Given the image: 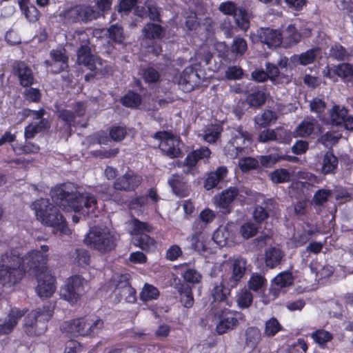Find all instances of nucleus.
I'll use <instances>...</instances> for the list:
<instances>
[{"label": "nucleus", "instance_id": "8fccbe9b", "mask_svg": "<svg viewBox=\"0 0 353 353\" xmlns=\"http://www.w3.org/2000/svg\"><path fill=\"white\" fill-rule=\"evenodd\" d=\"M253 301V296L252 293L248 290H242L237 296V304L240 308L249 307Z\"/></svg>", "mask_w": 353, "mask_h": 353}, {"label": "nucleus", "instance_id": "39448f33", "mask_svg": "<svg viewBox=\"0 0 353 353\" xmlns=\"http://www.w3.org/2000/svg\"><path fill=\"white\" fill-rule=\"evenodd\" d=\"M118 239V234L109 228L93 227L86 234L84 242L101 253H108L115 248Z\"/></svg>", "mask_w": 353, "mask_h": 353}, {"label": "nucleus", "instance_id": "69168bd1", "mask_svg": "<svg viewBox=\"0 0 353 353\" xmlns=\"http://www.w3.org/2000/svg\"><path fill=\"white\" fill-rule=\"evenodd\" d=\"M143 77L146 82L155 83L159 81L160 74L153 67H148L144 70Z\"/></svg>", "mask_w": 353, "mask_h": 353}, {"label": "nucleus", "instance_id": "4be33fe9", "mask_svg": "<svg viewBox=\"0 0 353 353\" xmlns=\"http://www.w3.org/2000/svg\"><path fill=\"white\" fill-rule=\"evenodd\" d=\"M339 159L332 150H327L320 162V172L324 175L335 174L338 168Z\"/></svg>", "mask_w": 353, "mask_h": 353}, {"label": "nucleus", "instance_id": "4468645a", "mask_svg": "<svg viewBox=\"0 0 353 353\" xmlns=\"http://www.w3.org/2000/svg\"><path fill=\"white\" fill-rule=\"evenodd\" d=\"M12 73L18 78L19 85L24 88L31 86L35 81L32 68L24 61H15L12 65Z\"/></svg>", "mask_w": 353, "mask_h": 353}, {"label": "nucleus", "instance_id": "4d7b16f0", "mask_svg": "<svg viewBox=\"0 0 353 353\" xmlns=\"http://www.w3.org/2000/svg\"><path fill=\"white\" fill-rule=\"evenodd\" d=\"M108 34L110 39L117 43H121L123 40V28L117 23L113 24L108 29Z\"/></svg>", "mask_w": 353, "mask_h": 353}, {"label": "nucleus", "instance_id": "f257e3e1", "mask_svg": "<svg viewBox=\"0 0 353 353\" xmlns=\"http://www.w3.org/2000/svg\"><path fill=\"white\" fill-rule=\"evenodd\" d=\"M52 201L63 210L81 212L84 215L92 213L97 204L92 194L85 192L72 183H65L54 187L50 191Z\"/></svg>", "mask_w": 353, "mask_h": 353}, {"label": "nucleus", "instance_id": "b1692460", "mask_svg": "<svg viewBox=\"0 0 353 353\" xmlns=\"http://www.w3.org/2000/svg\"><path fill=\"white\" fill-rule=\"evenodd\" d=\"M228 172L225 166H220L214 172H210L205 181L204 188L207 190L216 188L227 176Z\"/></svg>", "mask_w": 353, "mask_h": 353}, {"label": "nucleus", "instance_id": "aec40b11", "mask_svg": "<svg viewBox=\"0 0 353 353\" xmlns=\"http://www.w3.org/2000/svg\"><path fill=\"white\" fill-rule=\"evenodd\" d=\"M97 59L91 53V49L88 43L81 45L77 50V63L83 65L90 70L96 69Z\"/></svg>", "mask_w": 353, "mask_h": 353}, {"label": "nucleus", "instance_id": "9b49d317", "mask_svg": "<svg viewBox=\"0 0 353 353\" xmlns=\"http://www.w3.org/2000/svg\"><path fill=\"white\" fill-rule=\"evenodd\" d=\"M99 15V11L85 4L76 5L60 13V16L68 22H89L97 19Z\"/></svg>", "mask_w": 353, "mask_h": 353}, {"label": "nucleus", "instance_id": "e2e57ef3", "mask_svg": "<svg viewBox=\"0 0 353 353\" xmlns=\"http://www.w3.org/2000/svg\"><path fill=\"white\" fill-rule=\"evenodd\" d=\"M331 195V192L327 190L321 189L318 190L314 195L313 201L316 205H323Z\"/></svg>", "mask_w": 353, "mask_h": 353}, {"label": "nucleus", "instance_id": "f03ea898", "mask_svg": "<svg viewBox=\"0 0 353 353\" xmlns=\"http://www.w3.org/2000/svg\"><path fill=\"white\" fill-rule=\"evenodd\" d=\"M20 256L15 250L3 254L0 258V283L3 286L11 287L18 283L25 272L30 271L26 258Z\"/></svg>", "mask_w": 353, "mask_h": 353}, {"label": "nucleus", "instance_id": "c03bdc74", "mask_svg": "<svg viewBox=\"0 0 353 353\" xmlns=\"http://www.w3.org/2000/svg\"><path fill=\"white\" fill-rule=\"evenodd\" d=\"M259 231V225L257 223H253L252 221H248L243 223L239 229V232L241 236L245 239H248L250 238L255 236Z\"/></svg>", "mask_w": 353, "mask_h": 353}, {"label": "nucleus", "instance_id": "c756f323", "mask_svg": "<svg viewBox=\"0 0 353 353\" xmlns=\"http://www.w3.org/2000/svg\"><path fill=\"white\" fill-rule=\"evenodd\" d=\"M128 225L130 228V234L137 236L150 232L152 230V227L148 223L141 221L135 218L130 220Z\"/></svg>", "mask_w": 353, "mask_h": 353}, {"label": "nucleus", "instance_id": "79ce46f5", "mask_svg": "<svg viewBox=\"0 0 353 353\" xmlns=\"http://www.w3.org/2000/svg\"><path fill=\"white\" fill-rule=\"evenodd\" d=\"M277 119L276 113L272 110H265L261 114L255 117V122L260 126L266 127Z\"/></svg>", "mask_w": 353, "mask_h": 353}, {"label": "nucleus", "instance_id": "a18cd8bd", "mask_svg": "<svg viewBox=\"0 0 353 353\" xmlns=\"http://www.w3.org/2000/svg\"><path fill=\"white\" fill-rule=\"evenodd\" d=\"M294 277L292 272L285 271L279 273L274 279L275 285L280 288H285L293 283Z\"/></svg>", "mask_w": 353, "mask_h": 353}, {"label": "nucleus", "instance_id": "09e8293b", "mask_svg": "<svg viewBox=\"0 0 353 353\" xmlns=\"http://www.w3.org/2000/svg\"><path fill=\"white\" fill-rule=\"evenodd\" d=\"M330 55L332 58L338 61L348 60L350 57V54L340 44H335L331 47Z\"/></svg>", "mask_w": 353, "mask_h": 353}, {"label": "nucleus", "instance_id": "423d86ee", "mask_svg": "<svg viewBox=\"0 0 353 353\" xmlns=\"http://www.w3.org/2000/svg\"><path fill=\"white\" fill-rule=\"evenodd\" d=\"M103 324L97 317L80 318L64 322L61 329L72 336H94L102 330Z\"/></svg>", "mask_w": 353, "mask_h": 353}, {"label": "nucleus", "instance_id": "473e14b6", "mask_svg": "<svg viewBox=\"0 0 353 353\" xmlns=\"http://www.w3.org/2000/svg\"><path fill=\"white\" fill-rule=\"evenodd\" d=\"M317 125L318 122L315 119L307 118L297 126L296 131L299 137H307L314 132Z\"/></svg>", "mask_w": 353, "mask_h": 353}, {"label": "nucleus", "instance_id": "774afa93", "mask_svg": "<svg viewBox=\"0 0 353 353\" xmlns=\"http://www.w3.org/2000/svg\"><path fill=\"white\" fill-rule=\"evenodd\" d=\"M266 280L260 275H253L249 281V287L254 291H259L265 285Z\"/></svg>", "mask_w": 353, "mask_h": 353}, {"label": "nucleus", "instance_id": "ddd939ff", "mask_svg": "<svg viewBox=\"0 0 353 353\" xmlns=\"http://www.w3.org/2000/svg\"><path fill=\"white\" fill-rule=\"evenodd\" d=\"M83 279L74 276L68 280L67 284L61 290V296L71 303H75L83 293Z\"/></svg>", "mask_w": 353, "mask_h": 353}, {"label": "nucleus", "instance_id": "9d476101", "mask_svg": "<svg viewBox=\"0 0 353 353\" xmlns=\"http://www.w3.org/2000/svg\"><path fill=\"white\" fill-rule=\"evenodd\" d=\"M252 139L247 131L238 128L231 132V139L224 147L225 154L232 159L245 154L246 150L250 146Z\"/></svg>", "mask_w": 353, "mask_h": 353}, {"label": "nucleus", "instance_id": "052dcab7", "mask_svg": "<svg viewBox=\"0 0 353 353\" xmlns=\"http://www.w3.org/2000/svg\"><path fill=\"white\" fill-rule=\"evenodd\" d=\"M127 134V130L123 126H113L110 129V137L114 141H122Z\"/></svg>", "mask_w": 353, "mask_h": 353}, {"label": "nucleus", "instance_id": "2f4dec72", "mask_svg": "<svg viewBox=\"0 0 353 353\" xmlns=\"http://www.w3.org/2000/svg\"><path fill=\"white\" fill-rule=\"evenodd\" d=\"M180 294L181 302L185 307L190 308L194 304L192 288L189 284H181L176 287Z\"/></svg>", "mask_w": 353, "mask_h": 353}, {"label": "nucleus", "instance_id": "338daca9", "mask_svg": "<svg viewBox=\"0 0 353 353\" xmlns=\"http://www.w3.org/2000/svg\"><path fill=\"white\" fill-rule=\"evenodd\" d=\"M126 302L134 303L137 300L136 291L132 286L127 287L118 293Z\"/></svg>", "mask_w": 353, "mask_h": 353}, {"label": "nucleus", "instance_id": "a19ab883", "mask_svg": "<svg viewBox=\"0 0 353 353\" xmlns=\"http://www.w3.org/2000/svg\"><path fill=\"white\" fill-rule=\"evenodd\" d=\"M159 296V290L152 285L145 283L140 292V299L144 302L157 299Z\"/></svg>", "mask_w": 353, "mask_h": 353}, {"label": "nucleus", "instance_id": "58836bf2", "mask_svg": "<svg viewBox=\"0 0 353 353\" xmlns=\"http://www.w3.org/2000/svg\"><path fill=\"white\" fill-rule=\"evenodd\" d=\"M121 102L125 107L136 108L141 103V97L137 92L129 91L121 98Z\"/></svg>", "mask_w": 353, "mask_h": 353}, {"label": "nucleus", "instance_id": "e433bc0d", "mask_svg": "<svg viewBox=\"0 0 353 353\" xmlns=\"http://www.w3.org/2000/svg\"><path fill=\"white\" fill-rule=\"evenodd\" d=\"M200 77L197 71L192 67H187L183 72L182 80L192 88L200 83Z\"/></svg>", "mask_w": 353, "mask_h": 353}, {"label": "nucleus", "instance_id": "2eb2a0df", "mask_svg": "<svg viewBox=\"0 0 353 353\" xmlns=\"http://www.w3.org/2000/svg\"><path fill=\"white\" fill-rule=\"evenodd\" d=\"M239 194V190L230 187L214 197V204L222 214H229L232 210V203Z\"/></svg>", "mask_w": 353, "mask_h": 353}, {"label": "nucleus", "instance_id": "c85d7f7f", "mask_svg": "<svg viewBox=\"0 0 353 353\" xmlns=\"http://www.w3.org/2000/svg\"><path fill=\"white\" fill-rule=\"evenodd\" d=\"M234 234L230 226L218 228L213 234L212 239L219 246L223 247L233 240Z\"/></svg>", "mask_w": 353, "mask_h": 353}, {"label": "nucleus", "instance_id": "20e7f679", "mask_svg": "<svg viewBox=\"0 0 353 353\" xmlns=\"http://www.w3.org/2000/svg\"><path fill=\"white\" fill-rule=\"evenodd\" d=\"M37 219L44 225L53 229V232H61L66 234L68 228L63 215L57 207L53 205L47 199L37 200L33 204Z\"/></svg>", "mask_w": 353, "mask_h": 353}, {"label": "nucleus", "instance_id": "bf43d9fd", "mask_svg": "<svg viewBox=\"0 0 353 353\" xmlns=\"http://www.w3.org/2000/svg\"><path fill=\"white\" fill-rule=\"evenodd\" d=\"M243 70L240 66H230L225 72V77L229 80L240 79L243 77Z\"/></svg>", "mask_w": 353, "mask_h": 353}, {"label": "nucleus", "instance_id": "0e129e2a", "mask_svg": "<svg viewBox=\"0 0 353 353\" xmlns=\"http://www.w3.org/2000/svg\"><path fill=\"white\" fill-rule=\"evenodd\" d=\"M29 22H36L39 20L40 12L34 5H30L22 10Z\"/></svg>", "mask_w": 353, "mask_h": 353}, {"label": "nucleus", "instance_id": "a878e982", "mask_svg": "<svg viewBox=\"0 0 353 353\" xmlns=\"http://www.w3.org/2000/svg\"><path fill=\"white\" fill-rule=\"evenodd\" d=\"M260 38L262 42L266 43L269 47L278 46L282 41L280 32L270 28L262 29Z\"/></svg>", "mask_w": 353, "mask_h": 353}, {"label": "nucleus", "instance_id": "f3484780", "mask_svg": "<svg viewBox=\"0 0 353 353\" xmlns=\"http://www.w3.org/2000/svg\"><path fill=\"white\" fill-rule=\"evenodd\" d=\"M234 287H230L228 284L224 283V277L220 284H216L212 290V296L214 299V303L213 304L219 306H222L223 303L230 307L232 301L229 300L230 296L231 289Z\"/></svg>", "mask_w": 353, "mask_h": 353}, {"label": "nucleus", "instance_id": "0eeeda50", "mask_svg": "<svg viewBox=\"0 0 353 353\" xmlns=\"http://www.w3.org/2000/svg\"><path fill=\"white\" fill-rule=\"evenodd\" d=\"M211 312L214 315L215 331L219 335L235 329L239 320H245L243 314L221 305H212Z\"/></svg>", "mask_w": 353, "mask_h": 353}, {"label": "nucleus", "instance_id": "37998d69", "mask_svg": "<svg viewBox=\"0 0 353 353\" xmlns=\"http://www.w3.org/2000/svg\"><path fill=\"white\" fill-rule=\"evenodd\" d=\"M261 340V332L255 327H249L245 331V343L248 346L254 347Z\"/></svg>", "mask_w": 353, "mask_h": 353}, {"label": "nucleus", "instance_id": "6e6552de", "mask_svg": "<svg viewBox=\"0 0 353 353\" xmlns=\"http://www.w3.org/2000/svg\"><path fill=\"white\" fill-rule=\"evenodd\" d=\"M52 307L45 305L31 311L24 319V330L30 336L40 335L47 330V323L52 316Z\"/></svg>", "mask_w": 353, "mask_h": 353}, {"label": "nucleus", "instance_id": "1a4fd4ad", "mask_svg": "<svg viewBox=\"0 0 353 353\" xmlns=\"http://www.w3.org/2000/svg\"><path fill=\"white\" fill-rule=\"evenodd\" d=\"M142 181V176L132 170H128L123 175L114 181L112 188H104L105 195L103 198L105 200L115 199L117 196V191H134L141 185Z\"/></svg>", "mask_w": 353, "mask_h": 353}, {"label": "nucleus", "instance_id": "680f3d73", "mask_svg": "<svg viewBox=\"0 0 353 353\" xmlns=\"http://www.w3.org/2000/svg\"><path fill=\"white\" fill-rule=\"evenodd\" d=\"M221 12L228 16H233L236 12V4L230 1L222 2L219 7Z\"/></svg>", "mask_w": 353, "mask_h": 353}, {"label": "nucleus", "instance_id": "3c124183", "mask_svg": "<svg viewBox=\"0 0 353 353\" xmlns=\"http://www.w3.org/2000/svg\"><path fill=\"white\" fill-rule=\"evenodd\" d=\"M282 328L278 320L272 317L266 321L264 334L268 336H273Z\"/></svg>", "mask_w": 353, "mask_h": 353}, {"label": "nucleus", "instance_id": "72a5a7b5", "mask_svg": "<svg viewBox=\"0 0 353 353\" xmlns=\"http://www.w3.org/2000/svg\"><path fill=\"white\" fill-rule=\"evenodd\" d=\"M334 74L345 82H350L353 78V65L348 63L334 65Z\"/></svg>", "mask_w": 353, "mask_h": 353}, {"label": "nucleus", "instance_id": "5701e85b", "mask_svg": "<svg viewBox=\"0 0 353 353\" xmlns=\"http://www.w3.org/2000/svg\"><path fill=\"white\" fill-rule=\"evenodd\" d=\"M168 182L176 196L179 197L188 196L190 192L189 187L181 176L176 174H172Z\"/></svg>", "mask_w": 353, "mask_h": 353}, {"label": "nucleus", "instance_id": "7ed1b4c3", "mask_svg": "<svg viewBox=\"0 0 353 353\" xmlns=\"http://www.w3.org/2000/svg\"><path fill=\"white\" fill-rule=\"evenodd\" d=\"M26 261L37 280V294L41 298L50 297L55 290V279L48 270L46 257L39 252H33L28 254Z\"/></svg>", "mask_w": 353, "mask_h": 353}, {"label": "nucleus", "instance_id": "dca6fc26", "mask_svg": "<svg viewBox=\"0 0 353 353\" xmlns=\"http://www.w3.org/2000/svg\"><path fill=\"white\" fill-rule=\"evenodd\" d=\"M51 60H46L44 64L52 73H59L68 67V58L61 50H52L50 53Z\"/></svg>", "mask_w": 353, "mask_h": 353}, {"label": "nucleus", "instance_id": "393cba45", "mask_svg": "<svg viewBox=\"0 0 353 353\" xmlns=\"http://www.w3.org/2000/svg\"><path fill=\"white\" fill-rule=\"evenodd\" d=\"M275 202L272 199H268L265 200L261 205L255 207L253 212V218L258 223H260L265 220L269 215V212L274 209Z\"/></svg>", "mask_w": 353, "mask_h": 353}, {"label": "nucleus", "instance_id": "412c9836", "mask_svg": "<svg viewBox=\"0 0 353 353\" xmlns=\"http://www.w3.org/2000/svg\"><path fill=\"white\" fill-rule=\"evenodd\" d=\"M290 137L289 133L283 130L281 128L266 129L261 131L258 137V141L261 143H267L275 141L283 143L288 140Z\"/></svg>", "mask_w": 353, "mask_h": 353}, {"label": "nucleus", "instance_id": "6ab92c4d", "mask_svg": "<svg viewBox=\"0 0 353 353\" xmlns=\"http://www.w3.org/2000/svg\"><path fill=\"white\" fill-rule=\"evenodd\" d=\"M245 268L246 261L241 257L236 259L232 263V273L224 276V283L230 287H236L245 274Z\"/></svg>", "mask_w": 353, "mask_h": 353}, {"label": "nucleus", "instance_id": "49530a36", "mask_svg": "<svg viewBox=\"0 0 353 353\" xmlns=\"http://www.w3.org/2000/svg\"><path fill=\"white\" fill-rule=\"evenodd\" d=\"M248 49L246 41L243 38H236L231 46V52L235 57L243 56Z\"/></svg>", "mask_w": 353, "mask_h": 353}, {"label": "nucleus", "instance_id": "f8f14e48", "mask_svg": "<svg viewBox=\"0 0 353 353\" xmlns=\"http://www.w3.org/2000/svg\"><path fill=\"white\" fill-rule=\"evenodd\" d=\"M154 138L160 141L159 147L165 155L170 159L177 158L181 155V141L178 138L165 131L156 132Z\"/></svg>", "mask_w": 353, "mask_h": 353}, {"label": "nucleus", "instance_id": "a211bd4d", "mask_svg": "<svg viewBox=\"0 0 353 353\" xmlns=\"http://www.w3.org/2000/svg\"><path fill=\"white\" fill-rule=\"evenodd\" d=\"M26 311L12 308L3 321H0V335L8 334L12 332L19 320L25 315Z\"/></svg>", "mask_w": 353, "mask_h": 353}, {"label": "nucleus", "instance_id": "c9c22d12", "mask_svg": "<svg viewBox=\"0 0 353 353\" xmlns=\"http://www.w3.org/2000/svg\"><path fill=\"white\" fill-rule=\"evenodd\" d=\"M134 245L146 252L153 251L156 249V241L147 234L135 238Z\"/></svg>", "mask_w": 353, "mask_h": 353}, {"label": "nucleus", "instance_id": "7c9ffc66", "mask_svg": "<svg viewBox=\"0 0 353 353\" xmlns=\"http://www.w3.org/2000/svg\"><path fill=\"white\" fill-rule=\"evenodd\" d=\"M319 52V48H312L300 54L293 55L291 57V61L306 65L314 62Z\"/></svg>", "mask_w": 353, "mask_h": 353}, {"label": "nucleus", "instance_id": "ea45409f", "mask_svg": "<svg viewBox=\"0 0 353 353\" xmlns=\"http://www.w3.org/2000/svg\"><path fill=\"white\" fill-rule=\"evenodd\" d=\"M341 134L336 132H327L318 139V142L323 145L325 147L332 148L333 145H336Z\"/></svg>", "mask_w": 353, "mask_h": 353}, {"label": "nucleus", "instance_id": "13d9d810", "mask_svg": "<svg viewBox=\"0 0 353 353\" xmlns=\"http://www.w3.org/2000/svg\"><path fill=\"white\" fill-rule=\"evenodd\" d=\"M145 15L154 22H162L160 19V9L154 3L146 5Z\"/></svg>", "mask_w": 353, "mask_h": 353}, {"label": "nucleus", "instance_id": "de8ad7c7", "mask_svg": "<svg viewBox=\"0 0 353 353\" xmlns=\"http://www.w3.org/2000/svg\"><path fill=\"white\" fill-rule=\"evenodd\" d=\"M163 32V28L159 23H147L144 28V32L148 38H160Z\"/></svg>", "mask_w": 353, "mask_h": 353}, {"label": "nucleus", "instance_id": "f704fd0d", "mask_svg": "<svg viewBox=\"0 0 353 353\" xmlns=\"http://www.w3.org/2000/svg\"><path fill=\"white\" fill-rule=\"evenodd\" d=\"M252 92L250 93L247 98L246 101L250 107L259 108L261 106L266 100V95L262 89L252 88Z\"/></svg>", "mask_w": 353, "mask_h": 353}, {"label": "nucleus", "instance_id": "cd10ccee", "mask_svg": "<svg viewBox=\"0 0 353 353\" xmlns=\"http://www.w3.org/2000/svg\"><path fill=\"white\" fill-rule=\"evenodd\" d=\"M211 154L210 150L207 147H201L190 152L185 159V163L190 166H196L199 160H208Z\"/></svg>", "mask_w": 353, "mask_h": 353}, {"label": "nucleus", "instance_id": "4c0bfd02", "mask_svg": "<svg viewBox=\"0 0 353 353\" xmlns=\"http://www.w3.org/2000/svg\"><path fill=\"white\" fill-rule=\"evenodd\" d=\"M330 114L332 124L340 125L344 122L347 114V110L344 107L334 105L330 110Z\"/></svg>", "mask_w": 353, "mask_h": 353}, {"label": "nucleus", "instance_id": "5fc2aeb1", "mask_svg": "<svg viewBox=\"0 0 353 353\" xmlns=\"http://www.w3.org/2000/svg\"><path fill=\"white\" fill-rule=\"evenodd\" d=\"M312 337L316 343L323 346L332 340V335L327 331L319 330L312 333Z\"/></svg>", "mask_w": 353, "mask_h": 353}, {"label": "nucleus", "instance_id": "6e6d98bb", "mask_svg": "<svg viewBox=\"0 0 353 353\" xmlns=\"http://www.w3.org/2000/svg\"><path fill=\"white\" fill-rule=\"evenodd\" d=\"M239 165L242 171L246 172L256 168L259 166V161L252 157H245L240 159Z\"/></svg>", "mask_w": 353, "mask_h": 353}, {"label": "nucleus", "instance_id": "864d4df0", "mask_svg": "<svg viewBox=\"0 0 353 353\" xmlns=\"http://www.w3.org/2000/svg\"><path fill=\"white\" fill-rule=\"evenodd\" d=\"M72 257L74 259V261L81 266L88 265L90 260L89 252L83 249H76Z\"/></svg>", "mask_w": 353, "mask_h": 353}, {"label": "nucleus", "instance_id": "603ef678", "mask_svg": "<svg viewBox=\"0 0 353 353\" xmlns=\"http://www.w3.org/2000/svg\"><path fill=\"white\" fill-rule=\"evenodd\" d=\"M270 177L274 183H281L290 181V174L285 169H278L272 172Z\"/></svg>", "mask_w": 353, "mask_h": 353}, {"label": "nucleus", "instance_id": "bb28decb", "mask_svg": "<svg viewBox=\"0 0 353 353\" xmlns=\"http://www.w3.org/2000/svg\"><path fill=\"white\" fill-rule=\"evenodd\" d=\"M284 256L285 254L281 249L272 247L265 252V265L270 268H274L281 263Z\"/></svg>", "mask_w": 353, "mask_h": 353}]
</instances>
